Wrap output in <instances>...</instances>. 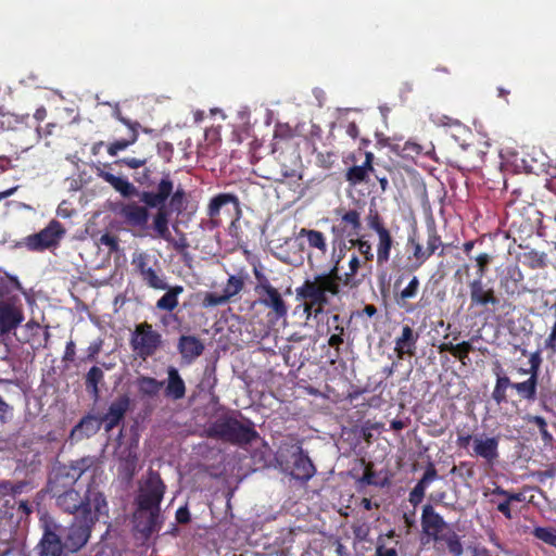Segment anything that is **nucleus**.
<instances>
[{"label": "nucleus", "mask_w": 556, "mask_h": 556, "mask_svg": "<svg viewBox=\"0 0 556 556\" xmlns=\"http://www.w3.org/2000/svg\"><path fill=\"white\" fill-rule=\"evenodd\" d=\"M344 334L332 333L329 336L328 344L336 350V357L340 356V345L344 343Z\"/></svg>", "instance_id": "0e129e2a"}, {"label": "nucleus", "mask_w": 556, "mask_h": 556, "mask_svg": "<svg viewBox=\"0 0 556 556\" xmlns=\"http://www.w3.org/2000/svg\"><path fill=\"white\" fill-rule=\"evenodd\" d=\"M142 280L147 286L156 290H165L167 289V283L157 275L156 270L152 267L144 271V275H141Z\"/></svg>", "instance_id": "de8ad7c7"}, {"label": "nucleus", "mask_w": 556, "mask_h": 556, "mask_svg": "<svg viewBox=\"0 0 556 556\" xmlns=\"http://www.w3.org/2000/svg\"><path fill=\"white\" fill-rule=\"evenodd\" d=\"M326 326H327V333H339L344 334L345 326H344V318L341 317L339 314H332L329 315L326 319Z\"/></svg>", "instance_id": "09e8293b"}, {"label": "nucleus", "mask_w": 556, "mask_h": 556, "mask_svg": "<svg viewBox=\"0 0 556 556\" xmlns=\"http://www.w3.org/2000/svg\"><path fill=\"white\" fill-rule=\"evenodd\" d=\"M491 262H492V256L488 253H480L476 257L477 274H478L477 278H481V279L483 278V276L489 270V266H490Z\"/></svg>", "instance_id": "5fc2aeb1"}, {"label": "nucleus", "mask_w": 556, "mask_h": 556, "mask_svg": "<svg viewBox=\"0 0 556 556\" xmlns=\"http://www.w3.org/2000/svg\"><path fill=\"white\" fill-rule=\"evenodd\" d=\"M162 523L161 511L141 509L140 507L136 508L134 514V527L143 539H149L154 532H157Z\"/></svg>", "instance_id": "f3484780"}, {"label": "nucleus", "mask_w": 556, "mask_h": 556, "mask_svg": "<svg viewBox=\"0 0 556 556\" xmlns=\"http://www.w3.org/2000/svg\"><path fill=\"white\" fill-rule=\"evenodd\" d=\"M491 493H492V495H497V496L506 497L510 503H513V502H523L525 498H526L523 493H521V492H518V493L510 492L508 490H505L501 485H496L492 490Z\"/></svg>", "instance_id": "864d4df0"}, {"label": "nucleus", "mask_w": 556, "mask_h": 556, "mask_svg": "<svg viewBox=\"0 0 556 556\" xmlns=\"http://www.w3.org/2000/svg\"><path fill=\"white\" fill-rule=\"evenodd\" d=\"M304 313L307 315V317L314 316L317 317L320 313H323L325 306H319L317 304H313V301L311 300H304Z\"/></svg>", "instance_id": "13d9d810"}, {"label": "nucleus", "mask_w": 556, "mask_h": 556, "mask_svg": "<svg viewBox=\"0 0 556 556\" xmlns=\"http://www.w3.org/2000/svg\"><path fill=\"white\" fill-rule=\"evenodd\" d=\"M130 345L138 357L146 361L153 356L162 345V334L152 325L144 321L136 326Z\"/></svg>", "instance_id": "1a4fd4ad"}, {"label": "nucleus", "mask_w": 556, "mask_h": 556, "mask_svg": "<svg viewBox=\"0 0 556 556\" xmlns=\"http://www.w3.org/2000/svg\"><path fill=\"white\" fill-rule=\"evenodd\" d=\"M228 205L232 206L236 214L240 213V203L237 195L232 193H218L211 199L207 206V215L210 218L215 219L219 216L222 210Z\"/></svg>", "instance_id": "c85d7f7f"}, {"label": "nucleus", "mask_w": 556, "mask_h": 556, "mask_svg": "<svg viewBox=\"0 0 556 556\" xmlns=\"http://www.w3.org/2000/svg\"><path fill=\"white\" fill-rule=\"evenodd\" d=\"M96 522L97 516L86 510L80 515H75L62 534V545L65 551L72 554L79 552L88 543Z\"/></svg>", "instance_id": "0eeeda50"}, {"label": "nucleus", "mask_w": 556, "mask_h": 556, "mask_svg": "<svg viewBox=\"0 0 556 556\" xmlns=\"http://www.w3.org/2000/svg\"><path fill=\"white\" fill-rule=\"evenodd\" d=\"M75 475V471H72L66 464L54 465L49 472L47 492L53 495L73 489L78 481Z\"/></svg>", "instance_id": "2eb2a0df"}, {"label": "nucleus", "mask_w": 556, "mask_h": 556, "mask_svg": "<svg viewBox=\"0 0 556 556\" xmlns=\"http://www.w3.org/2000/svg\"><path fill=\"white\" fill-rule=\"evenodd\" d=\"M358 252L364 256V265H367L374 257L371 247L366 241H358Z\"/></svg>", "instance_id": "69168bd1"}, {"label": "nucleus", "mask_w": 556, "mask_h": 556, "mask_svg": "<svg viewBox=\"0 0 556 556\" xmlns=\"http://www.w3.org/2000/svg\"><path fill=\"white\" fill-rule=\"evenodd\" d=\"M100 242L108 247L111 252L117 251L118 249V240L115 236L110 233H104L100 238Z\"/></svg>", "instance_id": "680f3d73"}, {"label": "nucleus", "mask_w": 556, "mask_h": 556, "mask_svg": "<svg viewBox=\"0 0 556 556\" xmlns=\"http://www.w3.org/2000/svg\"><path fill=\"white\" fill-rule=\"evenodd\" d=\"M361 228L359 213L355 210H350L342 215L338 224L333 225L332 230L341 237L353 241V237L358 236Z\"/></svg>", "instance_id": "a878e982"}, {"label": "nucleus", "mask_w": 556, "mask_h": 556, "mask_svg": "<svg viewBox=\"0 0 556 556\" xmlns=\"http://www.w3.org/2000/svg\"><path fill=\"white\" fill-rule=\"evenodd\" d=\"M469 309H481L483 313H495L497 308H511V303L496 294L494 288L481 278H473L468 282Z\"/></svg>", "instance_id": "6e6552de"}, {"label": "nucleus", "mask_w": 556, "mask_h": 556, "mask_svg": "<svg viewBox=\"0 0 556 556\" xmlns=\"http://www.w3.org/2000/svg\"><path fill=\"white\" fill-rule=\"evenodd\" d=\"M166 485L159 472L150 470L136 497L137 507L161 511Z\"/></svg>", "instance_id": "9d476101"}, {"label": "nucleus", "mask_w": 556, "mask_h": 556, "mask_svg": "<svg viewBox=\"0 0 556 556\" xmlns=\"http://www.w3.org/2000/svg\"><path fill=\"white\" fill-rule=\"evenodd\" d=\"M85 510L97 516V521L100 516H108L109 505L104 494L96 488L89 486L85 493L84 508L80 514Z\"/></svg>", "instance_id": "b1692460"}, {"label": "nucleus", "mask_w": 556, "mask_h": 556, "mask_svg": "<svg viewBox=\"0 0 556 556\" xmlns=\"http://www.w3.org/2000/svg\"><path fill=\"white\" fill-rule=\"evenodd\" d=\"M50 496L55 498L56 506L64 513L74 516L80 515L81 509L84 508L85 495L81 496L74 488Z\"/></svg>", "instance_id": "412c9836"}, {"label": "nucleus", "mask_w": 556, "mask_h": 556, "mask_svg": "<svg viewBox=\"0 0 556 556\" xmlns=\"http://www.w3.org/2000/svg\"><path fill=\"white\" fill-rule=\"evenodd\" d=\"M101 426L103 425L100 416L88 414L72 429L71 435L78 439L90 438L101 429Z\"/></svg>", "instance_id": "7c9ffc66"}, {"label": "nucleus", "mask_w": 556, "mask_h": 556, "mask_svg": "<svg viewBox=\"0 0 556 556\" xmlns=\"http://www.w3.org/2000/svg\"><path fill=\"white\" fill-rule=\"evenodd\" d=\"M438 479V471L433 463H428L426 470L421 477V479L417 482L418 485H421L422 489H427L430 483Z\"/></svg>", "instance_id": "603ef678"}, {"label": "nucleus", "mask_w": 556, "mask_h": 556, "mask_svg": "<svg viewBox=\"0 0 556 556\" xmlns=\"http://www.w3.org/2000/svg\"><path fill=\"white\" fill-rule=\"evenodd\" d=\"M498 445V437H486L484 434L476 435L473 438L471 455L480 457L484 459L485 463L493 465L500 456Z\"/></svg>", "instance_id": "aec40b11"}, {"label": "nucleus", "mask_w": 556, "mask_h": 556, "mask_svg": "<svg viewBox=\"0 0 556 556\" xmlns=\"http://www.w3.org/2000/svg\"><path fill=\"white\" fill-rule=\"evenodd\" d=\"M177 350L180 353L184 363L191 364L203 354L205 345L195 336L182 334L178 339Z\"/></svg>", "instance_id": "4be33fe9"}, {"label": "nucleus", "mask_w": 556, "mask_h": 556, "mask_svg": "<svg viewBox=\"0 0 556 556\" xmlns=\"http://www.w3.org/2000/svg\"><path fill=\"white\" fill-rule=\"evenodd\" d=\"M421 528L422 532L435 543L444 542L453 556L463 554L464 548L459 535L450 529L443 517L430 504L422 508Z\"/></svg>", "instance_id": "20e7f679"}, {"label": "nucleus", "mask_w": 556, "mask_h": 556, "mask_svg": "<svg viewBox=\"0 0 556 556\" xmlns=\"http://www.w3.org/2000/svg\"><path fill=\"white\" fill-rule=\"evenodd\" d=\"M24 320V312L16 296L0 298V334H9Z\"/></svg>", "instance_id": "4468645a"}, {"label": "nucleus", "mask_w": 556, "mask_h": 556, "mask_svg": "<svg viewBox=\"0 0 556 556\" xmlns=\"http://www.w3.org/2000/svg\"><path fill=\"white\" fill-rule=\"evenodd\" d=\"M523 273L517 264L507 265L500 274V288L508 298H515L522 293Z\"/></svg>", "instance_id": "a211bd4d"}, {"label": "nucleus", "mask_w": 556, "mask_h": 556, "mask_svg": "<svg viewBox=\"0 0 556 556\" xmlns=\"http://www.w3.org/2000/svg\"><path fill=\"white\" fill-rule=\"evenodd\" d=\"M97 175L99 178L108 182L115 191L119 192L124 198L138 195L142 204L131 201L121 204L118 215L123 218L124 223L129 227L140 231V235L149 228L150 208H156L153 215L152 228L157 237L168 240L170 238L169 231V214L172 213L166 207V202L174 189V181L169 172H164L160 181L156 185L155 191H141L138 192L137 188L124 177L115 176L114 174L98 168Z\"/></svg>", "instance_id": "f257e3e1"}, {"label": "nucleus", "mask_w": 556, "mask_h": 556, "mask_svg": "<svg viewBox=\"0 0 556 556\" xmlns=\"http://www.w3.org/2000/svg\"><path fill=\"white\" fill-rule=\"evenodd\" d=\"M510 502L504 497V501L500 502L496 506V509L505 516L506 519H513Z\"/></svg>", "instance_id": "338daca9"}, {"label": "nucleus", "mask_w": 556, "mask_h": 556, "mask_svg": "<svg viewBox=\"0 0 556 556\" xmlns=\"http://www.w3.org/2000/svg\"><path fill=\"white\" fill-rule=\"evenodd\" d=\"M204 434L206 438L238 446L251 444L258 438L254 424L248 418L239 420L235 413L217 416L204 429Z\"/></svg>", "instance_id": "f03ea898"}, {"label": "nucleus", "mask_w": 556, "mask_h": 556, "mask_svg": "<svg viewBox=\"0 0 556 556\" xmlns=\"http://www.w3.org/2000/svg\"><path fill=\"white\" fill-rule=\"evenodd\" d=\"M168 211L173 213L180 214L186 208L187 204V192L185 189L179 185L176 189L174 188L172 190V193L168 198Z\"/></svg>", "instance_id": "ea45409f"}, {"label": "nucleus", "mask_w": 556, "mask_h": 556, "mask_svg": "<svg viewBox=\"0 0 556 556\" xmlns=\"http://www.w3.org/2000/svg\"><path fill=\"white\" fill-rule=\"evenodd\" d=\"M96 457L93 456H85L76 460H72L70 464H66L71 467L72 471H75V476H77V480L90 468L96 466Z\"/></svg>", "instance_id": "a18cd8bd"}, {"label": "nucleus", "mask_w": 556, "mask_h": 556, "mask_svg": "<svg viewBox=\"0 0 556 556\" xmlns=\"http://www.w3.org/2000/svg\"><path fill=\"white\" fill-rule=\"evenodd\" d=\"M494 374L496 376V381L494 389L492 391V400L497 405H502L504 403H507V390L509 388L513 389V381L507 375L504 374L503 368L500 364L496 365Z\"/></svg>", "instance_id": "2f4dec72"}, {"label": "nucleus", "mask_w": 556, "mask_h": 556, "mask_svg": "<svg viewBox=\"0 0 556 556\" xmlns=\"http://www.w3.org/2000/svg\"><path fill=\"white\" fill-rule=\"evenodd\" d=\"M119 463L122 470L127 473L129 477H132L138 463V456L135 451L130 447L125 448L119 455Z\"/></svg>", "instance_id": "37998d69"}, {"label": "nucleus", "mask_w": 556, "mask_h": 556, "mask_svg": "<svg viewBox=\"0 0 556 556\" xmlns=\"http://www.w3.org/2000/svg\"><path fill=\"white\" fill-rule=\"evenodd\" d=\"M138 139V129L135 126H131L128 129V134L126 138L115 140L114 142L108 146V153L111 156L117 155L119 151L126 150L129 146L134 144Z\"/></svg>", "instance_id": "58836bf2"}, {"label": "nucleus", "mask_w": 556, "mask_h": 556, "mask_svg": "<svg viewBox=\"0 0 556 556\" xmlns=\"http://www.w3.org/2000/svg\"><path fill=\"white\" fill-rule=\"evenodd\" d=\"M539 379L529 375V378L522 382H513V389L518 395L527 401H534L536 397Z\"/></svg>", "instance_id": "e433bc0d"}, {"label": "nucleus", "mask_w": 556, "mask_h": 556, "mask_svg": "<svg viewBox=\"0 0 556 556\" xmlns=\"http://www.w3.org/2000/svg\"><path fill=\"white\" fill-rule=\"evenodd\" d=\"M541 364H542V357H541L540 351H535V352L531 353L530 357H529L530 366H529V368H527V371H529V375L539 379Z\"/></svg>", "instance_id": "4d7b16f0"}, {"label": "nucleus", "mask_w": 556, "mask_h": 556, "mask_svg": "<svg viewBox=\"0 0 556 556\" xmlns=\"http://www.w3.org/2000/svg\"><path fill=\"white\" fill-rule=\"evenodd\" d=\"M317 163L324 168H330L334 161V154L332 152H318Z\"/></svg>", "instance_id": "052dcab7"}, {"label": "nucleus", "mask_w": 556, "mask_h": 556, "mask_svg": "<svg viewBox=\"0 0 556 556\" xmlns=\"http://www.w3.org/2000/svg\"><path fill=\"white\" fill-rule=\"evenodd\" d=\"M255 277V301L254 305H258L266 311V317L269 323L276 324L288 316L289 304L285 299V294L274 287L269 278L257 267L253 268Z\"/></svg>", "instance_id": "7ed1b4c3"}, {"label": "nucleus", "mask_w": 556, "mask_h": 556, "mask_svg": "<svg viewBox=\"0 0 556 556\" xmlns=\"http://www.w3.org/2000/svg\"><path fill=\"white\" fill-rule=\"evenodd\" d=\"M248 276L243 271L230 275L223 287L222 293L206 292L202 300L203 307H216L229 303L244 289Z\"/></svg>", "instance_id": "ddd939ff"}, {"label": "nucleus", "mask_w": 556, "mask_h": 556, "mask_svg": "<svg viewBox=\"0 0 556 556\" xmlns=\"http://www.w3.org/2000/svg\"><path fill=\"white\" fill-rule=\"evenodd\" d=\"M426 490L421 488V485H416L409 493V502L413 504V506H417L425 497Z\"/></svg>", "instance_id": "bf43d9fd"}, {"label": "nucleus", "mask_w": 556, "mask_h": 556, "mask_svg": "<svg viewBox=\"0 0 556 556\" xmlns=\"http://www.w3.org/2000/svg\"><path fill=\"white\" fill-rule=\"evenodd\" d=\"M167 291L156 301L160 311L173 312L178 306V296L184 292L182 286L168 287Z\"/></svg>", "instance_id": "473e14b6"}, {"label": "nucleus", "mask_w": 556, "mask_h": 556, "mask_svg": "<svg viewBox=\"0 0 556 556\" xmlns=\"http://www.w3.org/2000/svg\"><path fill=\"white\" fill-rule=\"evenodd\" d=\"M293 459V470L291 472L292 477L302 482H307L311 480L316 473V468L308 457V455L303 451L302 447H299L295 453L292 454Z\"/></svg>", "instance_id": "5701e85b"}, {"label": "nucleus", "mask_w": 556, "mask_h": 556, "mask_svg": "<svg viewBox=\"0 0 556 556\" xmlns=\"http://www.w3.org/2000/svg\"><path fill=\"white\" fill-rule=\"evenodd\" d=\"M450 247H452V243L442 241L434 223L427 225L425 244L419 241L416 231L407 240V249L412 253L409 258L413 260L415 268H419L435 253L440 257L444 256L445 250Z\"/></svg>", "instance_id": "423d86ee"}, {"label": "nucleus", "mask_w": 556, "mask_h": 556, "mask_svg": "<svg viewBox=\"0 0 556 556\" xmlns=\"http://www.w3.org/2000/svg\"><path fill=\"white\" fill-rule=\"evenodd\" d=\"M132 264L135 265L138 273L141 275H144V271L147 269H150L151 267L148 266V258L147 255L141 253L139 254L134 261Z\"/></svg>", "instance_id": "e2e57ef3"}, {"label": "nucleus", "mask_w": 556, "mask_h": 556, "mask_svg": "<svg viewBox=\"0 0 556 556\" xmlns=\"http://www.w3.org/2000/svg\"><path fill=\"white\" fill-rule=\"evenodd\" d=\"M366 267L367 265L362 264L357 255L352 254L349 261V271L339 279L340 286L342 285L350 289L358 287L367 275L365 271Z\"/></svg>", "instance_id": "bb28decb"}, {"label": "nucleus", "mask_w": 556, "mask_h": 556, "mask_svg": "<svg viewBox=\"0 0 556 556\" xmlns=\"http://www.w3.org/2000/svg\"><path fill=\"white\" fill-rule=\"evenodd\" d=\"M439 352H448L454 357L459 359L463 364H466V359L469 358L470 352L473 351V346L470 341H463L454 344L452 342H443L439 346Z\"/></svg>", "instance_id": "72a5a7b5"}, {"label": "nucleus", "mask_w": 556, "mask_h": 556, "mask_svg": "<svg viewBox=\"0 0 556 556\" xmlns=\"http://www.w3.org/2000/svg\"><path fill=\"white\" fill-rule=\"evenodd\" d=\"M186 395V384L177 368L169 366L167 368V383L165 387V396L174 401L181 400Z\"/></svg>", "instance_id": "c756f323"}, {"label": "nucleus", "mask_w": 556, "mask_h": 556, "mask_svg": "<svg viewBox=\"0 0 556 556\" xmlns=\"http://www.w3.org/2000/svg\"><path fill=\"white\" fill-rule=\"evenodd\" d=\"M65 228L56 220L52 219L39 232L29 235L24 239V244L29 251H45L59 245L65 235Z\"/></svg>", "instance_id": "f8f14e48"}, {"label": "nucleus", "mask_w": 556, "mask_h": 556, "mask_svg": "<svg viewBox=\"0 0 556 556\" xmlns=\"http://www.w3.org/2000/svg\"><path fill=\"white\" fill-rule=\"evenodd\" d=\"M130 397L123 394L109 405L108 412L100 416L105 432H111L124 420L130 408Z\"/></svg>", "instance_id": "6ab92c4d"}, {"label": "nucleus", "mask_w": 556, "mask_h": 556, "mask_svg": "<svg viewBox=\"0 0 556 556\" xmlns=\"http://www.w3.org/2000/svg\"><path fill=\"white\" fill-rule=\"evenodd\" d=\"M460 147L467 151V154L457 160L456 166L458 169L470 172L483 165L485 156L484 151L479 150L471 143H460Z\"/></svg>", "instance_id": "cd10ccee"}, {"label": "nucleus", "mask_w": 556, "mask_h": 556, "mask_svg": "<svg viewBox=\"0 0 556 556\" xmlns=\"http://www.w3.org/2000/svg\"><path fill=\"white\" fill-rule=\"evenodd\" d=\"M384 147L390 148L392 152L403 159L414 160L417 156H431L434 153V146L431 142L427 144H420L415 141H405L402 143V139L391 140L384 137Z\"/></svg>", "instance_id": "dca6fc26"}, {"label": "nucleus", "mask_w": 556, "mask_h": 556, "mask_svg": "<svg viewBox=\"0 0 556 556\" xmlns=\"http://www.w3.org/2000/svg\"><path fill=\"white\" fill-rule=\"evenodd\" d=\"M149 162V157H124L121 160L115 161V164L117 165H125L131 169H139L147 165Z\"/></svg>", "instance_id": "6e6d98bb"}, {"label": "nucleus", "mask_w": 556, "mask_h": 556, "mask_svg": "<svg viewBox=\"0 0 556 556\" xmlns=\"http://www.w3.org/2000/svg\"><path fill=\"white\" fill-rule=\"evenodd\" d=\"M138 391L143 396L154 397L161 391L164 382L153 377L139 376L136 380Z\"/></svg>", "instance_id": "c9c22d12"}, {"label": "nucleus", "mask_w": 556, "mask_h": 556, "mask_svg": "<svg viewBox=\"0 0 556 556\" xmlns=\"http://www.w3.org/2000/svg\"><path fill=\"white\" fill-rule=\"evenodd\" d=\"M535 539L556 548V528L553 527H535L532 530Z\"/></svg>", "instance_id": "49530a36"}, {"label": "nucleus", "mask_w": 556, "mask_h": 556, "mask_svg": "<svg viewBox=\"0 0 556 556\" xmlns=\"http://www.w3.org/2000/svg\"><path fill=\"white\" fill-rule=\"evenodd\" d=\"M64 528L52 519H46L42 525V536L34 551L37 556H67L62 545Z\"/></svg>", "instance_id": "9b49d317"}, {"label": "nucleus", "mask_w": 556, "mask_h": 556, "mask_svg": "<svg viewBox=\"0 0 556 556\" xmlns=\"http://www.w3.org/2000/svg\"><path fill=\"white\" fill-rule=\"evenodd\" d=\"M300 237H305L311 248L318 249L323 253L327 251L326 238L321 231L302 228Z\"/></svg>", "instance_id": "a19ab883"}, {"label": "nucleus", "mask_w": 556, "mask_h": 556, "mask_svg": "<svg viewBox=\"0 0 556 556\" xmlns=\"http://www.w3.org/2000/svg\"><path fill=\"white\" fill-rule=\"evenodd\" d=\"M419 279L416 276H413L409 280L408 285L395 294L396 303L406 309V312H412L414 309L413 306H407V301L414 299L419 290Z\"/></svg>", "instance_id": "f704fd0d"}, {"label": "nucleus", "mask_w": 556, "mask_h": 556, "mask_svg": "<svg viewBox=\"0 0 556 556\" xmlns=\"http://www.w3.org/2000/svg\"><path fill=\"white\" fill-rule=\"evenodd\" d=\"M153 173L154 169L151 166L144 165L141 170H137L134 173V179L140 186L150 187L153 185Z\"/></svg>", "instance_id": "3c124183"}, {"label": "nucleus", "mask_w": 556, "mask_h": 556, "mask_svg": "<svg viewBox=\"0 0 556 556\" xmlns=\"http://www.w3.org/2000/svg\"><path fill=\"white\" fill-rule=\"evenodd\" d=\"M523 264L531 269H541L547 265V254L536 250H530L522 254Z\"/></svg>", "instance_id": "79ce46f5"}, {"label": "nucleus", "mask_w": 556, "mask_h": 556, "mask_svg": "<svg viewBox=\"0 0 556 556\" xmlns=\"http://www.w3.org/2000/svg\"><path fill=\"white\" fill-rule=\"evenodd\" d=\"M368 170H372L369 155L367 156V160L364 163V165L353 166V167L349 168V170L346 173V179L352 185H358L366 179Z\"/></svg>", "instance_id": "c03bdc74"}, {"label": "nucleus", "mask_w": 556, "mask_h": 556, "mask_svg": "<svg viewBox=\"0 0 556 556\" xmlns=\"http://www.w3.org/2000/svg\"><path fill=\"white\" fill-rule=\"evenodd\" d=\"M418 333L408 325L402 327L401 334L395 339L394 352L396 356L403 359L405 356L412 357L416 353Z\"/></svg>", "instance_id": "393cba45"}, {"label": "nucleus", "mask_w": 556, "mask_h": 556, "mask_svg": "<svg viewBox=\"0 0 556 556\" xmlns=\"http://www.w3.org/2000/svg\"><path fill=\"white\" fill-rule=\"evenodd\" d=\"M338 267H332L328 273L316 275L313 280L306 279L296 288V296L301 300H311L313 304L326 306L329 303L327 293L336 296L340 293Z\"/></svg>", "instance_id": "39448f33"}, {"label": "nucleus", "mask_w": 556, "mask_h": 556, "mask_svg": "<svg viewBox=\"0 0 556 556\" xmlns=\"http://www.w3.org/2000/svg\"><path fill=\"white\" fill-rule=\"evenodd\" d=\"M528 421L538 427L542 440L548 443L553 440L552 433L547 430V422L542 416H530Z\"/></svg>", "instance_id": "8fccbe9b"}, {"label": "nucleus", "mask_w": 556, "mask_h": 556, "mask_svg": "<svg viewBox=\"0 0 556 556\" xmlns=\"http://www.w3.org/2000/svg\"><path fill=\"white\" fill-rule=\"evenodd\" d=\"M76 355V346L74 341H68L65 346L63 362H74Z\"/></svg>", "instance_id": "774afa93"}, {"label": "nucleus", "mask_w": 556, "mask_h": 556, "mask_svg": "<svg viewBox=\"0 0 556 556\" xmlns=\"http://www.w3.org/2000/svg\"><path fill=\"white\" fill-rule=\"evenodd\" d=\"M103 370L98 366H92L86 375V389L94 399L99 397V383L103 381Z\"/></svg>", "instance_id": "4c0bfd02"}]
</instances>
